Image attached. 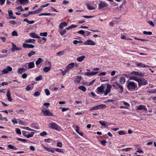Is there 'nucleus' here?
Instances as JSON below:
<instances>
[{
	"label": "nucleus",
	"mask_w": 156,
	"mask_h": 156,
	"mask_svg": "<svg viewBox=\"0 0 156 156\" xmlns=\"http://www.w3.org/2000/svg\"><path fill=\"white\" fill-rule=\"evenodd\" d=\"M127 88L128 90H133L137 89V84L134 82L127 81Z\"/></svg>",
	"instance_id": "1"
},
{
	"label": "nucleus",
	"mask_w": 156,
	"mask_h": 156,
	"mask_svg": "<svg viewBox=\"0 0 156 156\" xmlns=\"http://www.w3.org/2000/svg\"><path fill=\"white\" fill-rule=\"evenodd\" d=\"M48 126L51 129L58 131H60L61 130V128L55 122H51L49 124Z\"/></svg>",
	"instance_id": "2"
},
{
	"label": "nucleus",
	"mask_w": 156,
	"mask_h": 156,
	"mask_svg": "<svg viewBox=\"0 0 156 156\" xmlns=\"http://www.w3.org/2000/svg\"><path fill=\"white\" fill-rule=\"evenodd\" d=\"M139 86L145 85L147 84V80L143 78H140L139 81H138Z\"/></svg>",
	"instance_id": "3"
},
{
	"label": "nucleus",
	"mask_w": 156,
	"mask_h": 156,
	"mask_svg": "<svg viewBox=\"0 0 156 156\" xmlns=\"http://www.w3.org/2000/svg\"><path fill=\"white\" fill-rule=\"evenodd\" d=\"M106 107V105H101L96 106L90 108V110H96L100 108H105Z\"/></svg>",
	"instance_id": "4"
},
{
	"label": "nucleus",
	"mask_w": 156,
	"mask_h": 156,
	"mask_svg": "<svg viewBox=\"0 0 156 156\" xmlns=\"http://www.w3.org/2000/svg\"><path fill=\"white\" fill-rule=\"evenodd\" d=\"M100 3L98 5L99 9H101L108 6V4L106 3L105 2H103L101 1H100Z\"/></svg>",
	"instance_id": "5"
},
{
	"label": "nucleus",
	"mask_w": 156,
	"mask_h": 156,
	"mask_svg": "<svg viewBox=\"0 0 156 156\" xmlns=\"http://www.w3.org/2000/svg\"><path fill=\"white\" fill-rule=\"evenodd\" d=\"M107 89L104 92L105 95H107L111 91L112 86L109 83L106 84Z\"/></svg>",
	"instance_id": "6"
},
{
	"label": "nucleus",
	"mask_w": 156,
	"mask_h": 156,
	"mask_svg": "<svg viewBox=\"0 0 156 156\" xmlns=\"http://www.w3.org/2000/svg\"><path fill=\"white\" fill-rule=\"evenodd\" d=\"M12 70V68L10 66H8L6 68L4 69L2 71V74H6Z\"/></svg>",
	"instance_id": "7"
},
{
	"label": "nucleus",
	"mask_w": 156,
	"mask_h": 156,
	"mask_svg": "<svg viewBox=\"0 0 156 156\" xmlns=\"http://www.w3.org/2000/svg\"><path fill=\"white\" fill-rule=\"evenodd\" d=\"M46 62L49 65V67H44L43 69V70L44 72L48 73L50 70L51 68V65L50 62L48 61Z\"/></svg>",
	"instance_id": "8"
},
{
	"label": "nucleus",
	"mask_w": 156,
	"mask_h": 156,
	"mask_svg": "<svg viewBox=\"0 0 156 156\" xmlns=\"http://www.w3.org/2000/svg\"><path fill=\"white\" fill-rule=\"evenodd\" d=\"M42 112L45 116H52L53 115L52 113H51L48 110L46 109H42Z\"/></svg>",
	"instance_id": "9"
},
{
	"label": "nucleus",
	"mask_w": 156,
	"mask_h": 156,
	"mask_svg": "<svg viewBox=\"0 0 156 156\" xmlns=\"http://www.w3.org/2000/svg\"><path fill=\"white\" fill-rule=\"evenodd\" d=\"M12 47L11 48V50L12 52H14L15 51H20L22 50V48L17 47L16 45L13 43H12Z\"/></svg>",
	"instance_id": "10"
},
{
	"label": "nucleus",
	"mask_w": 156,
	"mask_h": 156,
	"mask_svg": "<svg viewBox=\"0 0 156 156\" xmlns=\"http://www.w3.org/2000/svg\"><path fill=\"white\" fill-rule=\"evenodd\" d=\"M84 45H94L95 44V43L92 40H88L84 42Z\"/></svg>",
	"instance_id": "11"
},
{
	"label": "nucleus",
	"mask_w": 156,
	"mask_h": 156,
	"mask_svg": "<svg viewBox=\"0 0 156 156\" xmlns=\"http://www.w3.org/2000/svg\"><path fill=\"white\" fill-rule=\"evenodd\" d=\"M105 87V85L102 84L100 87H98L97 89L98 92L102 93L103 92Z\"/></svg>",
	"instance_id": "12"
},
{
	"label": "nucleus",
	"mask_w": 156,
	"mask_h": 156,
	"mask_svg": "<svg viewBox=\"0 0 156 156\" xmlns=\"http://www.w3.org/2000/svg\"><path fill=\"white\" fill-rule=\"evenodd\" d=\"M23 46L25 48H33L34 47V46L32 44H28L26 43H23Z\"/></svg>",
	"instance_id": "13"
},
{
	"label": "nucleus",
	"mask_w": 156,
	"mask_h": 156,
	"mask_svg": "<svg viewBox=\"0 0 156 156\" xmlns=\"http://www.w3.org/2000/svg\"><path fill=\"white\" fill-rule=\"evenodd\" d=\"M136 110H144L145 111H147V108H146L145 106L143 105H140L138 106L136 108Z\"/></svg>",
	"instance_id": "14"
},
{
	"label": "nucleus",
	"mask_w": 156,
	"mask_h": 156,
	"mask_svg": "<svg viewBox=\"0 0 156 156\" xmlns=\"http://www.w3.org/2000/svg\"><path fill=\"white\" fill-rule=\"evenodd\" d=\"M6 96L9 101L11 102L12 101V98L11 96L10 92L9 90L8 89L7 90L6 93Z\"/></svg>",
	"instance_id": "15"
},
{
	"label": "nucleus",
	"mask_w": 156,
	"mask_h": 156,
	"mask_svg": "<svg viewBox=\"0 0 156 156\" xmlns=\"http://www.w3.org/2000/svg\"><path fill=\"white\" fill-rule=\"evenodd\" d=\"M98 73V72H86L84 74L87 76L95 75Z\"/></svg>",
	"instance_id": "16"
},
{
	"label": "nucleus",
	"mask_w": 156,
	"mask_h": 156,
	"mask_svg": "<svg viewBox=\"0 0 156 156\" xmlns=\"http://www.w3.org/2000/svg\"><path fill=\"white\" fill-rule=\"evenodd\" d=\"M136 64L137 66L143 67H149L150 66L146 65L145 64L142 63H136Z\"/></svg>",
	"instance_id": "17"
},
{
	"label": "nucleus",
	"mask_w": 156,
	"mask_h": 156,
	"mask_svg": "<svg viewBox=\"0 0 156 156\" xmlns=\"http://www.w3.org/2000/svg\"><path fill=\"white\" fill-rule=\"evenodd\" d=\"M8 12L9 15V16H10L9 19H15L16 18V17L13 16H12L13 12H12V10H8Z\"/></svg>",
	"instance_id": "18"
},
{
	"label": "nucleus",
	"mask_w": 156,
	"mask_h": 156,
	"mask_svg": "<svg viewBox=\"0 0 156 156\" xmlns=\"http://www.w3.org/2000/svg\"><path fill=\"white\" fill-rule=\"evenodd\" d=\"M81 78V76H77L76 78L75 79L74 82L76 84L79 83L80 82Z\"/></svg>",
	"instance_id": "19"
},
{
	"label": "nucleus",
	"mask_w": 156,
	"mask_h": 156,
	"mask_svg": "<svg viewBox=\"0 0 156 156\" xmlns=\"http://www.w3.org/2000/svg\"><path fill=\"white\" fill-rule=\"evenodd\" d=\"M30 35L31 37L34 38H40V37L38 36L36 34L34 33H32L30 34Z\"/></svg>",
	"instance_id": "20"
},
{
	"label": "nucleus",
	"mask_w": 156,
	"mask_h": 156,
	"mask_svg": "<svg viewBox=\"0 0 156 156\" xmlns=\"http://www.w3.org/2000/svg\"><path fill=\"white\" fill-rule=\"evenodd\" d=\"M67 25V23L65 22L61 23L59 24V28L62 30L63 28V27H66Z\"/></svg>",
	"instance_id": "21"
},
{
	"label": "nucleus",
	"mask_w": 156,
	"mask_h": 156,
	"mask_svg": "<svg viewBox=\"0 0 156 156\" xmlns=\"http://www.w3.org/2000/svg\"><path fill=\"white\" fill-rule=\"evenodd\" d=\"M74 63H71L69 64L66 67V69L69 70L70 69L73 68L74 66Z\"/></svg>",
	"instance_id": "22"
},
{
	"label": "nucleus",
	"mask_w": 156,
	"mask_h": 156,
	"mask_svg": "<svg viewBox=\"0 0 156 156\" xmlns=\"http://www.w3.org/2000/svg\"><path fill=\"white\" fill-rule=\"evenodd\" d=\"M116 84L119 87L121 91L119 92L120 93H122L123 91V88L122 85H120L118 82H115Z\"/></svg>",
	"instance_id": "23"
},
{
	"label": "nucleus",
	"mask_w": 156,
	"mask_h": 156,
	"mask_svg": "<svg viewBox=\"0 0 156 156\" xmlns=\"http://www.w3.org/2000/svg\"><path fill=\"white\" fill-rule=\"evenodd\" d=\"M26 69L23 68H20L18 69L17 72L19 74H21L23 72H25Z\"/></svg>",
	"instance_id": "24"
},
{
	"label": "nucleus",
	"mask_w": 156,
	"mask_h": 156,
	"mask_svg": "<svg viewBox=\"0 0 156 156\" xmlns=\"http://www.w3.org/2000/svg\"><path fill=\"white\" fill-rule=\"evenodd\" d=\"M85 57L84 55H82L78 57L77 58V60L78 62H81L85 58Z\"/></svg>",
	"instance_id": "25"
},
{
	"label": "nucleus",
	"mask_w": 156,
	"mask_h": 156,
	"mask_svg": "<svg viewBox=\"0 0 156 156\" xmlns=\"http://www.w3.org/2000/svg\"><path fill=\"white\" fill-rule=\"evenodd\" d=\"M43 146L44 148L48 152H51L52 153H54V151L53 150L51 149L50 148L46 147L44 145H43Z\"/></svg>",
	"instance_id": "26"
},
{
	"label": "nucleus",
	"mask_w": 156,
	"mask_h": 156,
	"mask_svg": "<svg viewBox=\"0 0 156 156\" xmlns=\"http://www.w3.org/2000/svg\"><path fill=\"white\" fill-rule=\"evenodd\" d=\"M23 21L24 22H26L28 24H32L34 23V20L32 21H29L27 19H25L23 20Z\"/></svg>",
	"instance_id": "27"
},
{
	"label": "nucleus",
	"mask_w": 156,
	"mask_h": 156,
	"mask_svg": "<svg viewBox=\"0 0 156 156\" xmlns=\"http://www.w3.org/2000/svg\"><path fill=\"white\" fill-rule=\"evenodd\" d=\"M34 66V64L33 62H30L28 63V67L29 69H31Z\"/></svg>",
	"instance_id": "28"
},
{
	"label": "nucleus",
	"mask_w": 156,
	"mask_h": 156,
	"mask_svg": "<svg viewBox=\"0 0 156 156\" xmlns=\"http://www.w3.org/2000/svg\"><path fill=\"white\" fill-rule=\"evenodd\" d=\"M125 78L123 77H121L119 80V83L122 84H123L125 83Z\"/></svg>",
	"instance_id": "29"
},
{
	"label": "nucleus",
	"mask_w": 156,
	"mask_h": 156,
	"mask_svg": "<svg viewBox=\"0 0 156 156\" xmlns=\"http://www.w3.org/2000/svg\"><path fill=\"white\" fill-rule=\"evenodd\" d=\"M18 1L20 2L21 4L24 5L27 3L28 1V0H17V1Z\"/></svg>",
	"instance_id": "30"
},
{
	"label": "nucleus",
	"mask_w": 156,
	"mask_h": 156,
	"mask_svg": "<svg viewBox=\"0 0 156 156\" xmlns=\"http://www.w3.org/2000/svg\"><path fill=\"white\" fill-rule=\"evenodd\" d=\"M78 88L80 90L85 92L86 91V88L84 86H81L79 87Z\"/></svg>",
	"instance_id": "31"
},
{
	"label": "nucleus",
	"mask_w": 156,
	"mask_h": 156,
	"mask_svg": "<svg viewBox=\"0 0 156 156\" xmlns=\"http://www.w3.org/2000/svg\"><path fill=\"white\" fill-rule=\"evenodd\" d=\"M8 147L9 148L12 150H17V148L16 147H15L14 146L12 145L11 144L9 145L8 146Z\"/></svg>",
	"instance_id": "32"
},
{
	"label": "nucleus",
	"mask_w": 156,
	"mask_h": 156,
	"mask_svg": "<svg viewBox=\"0 0 156 156\" xmlns=\"http://www.w3.org/2000/svg\"><path fill=\"white\" fill-rule=\"evenodd\" d=\"M16 113L18 114H23L24 112V110L22 109H21L19 110H17L16 111Z\"/></svg>",
	"instance_id": "33"
},
{
	"label": "nucleus",
	"mask_w": 156,
	"mask_h": 156,
	"mask_svg": "<svg viewBox=\"0 0 156 156\" xmlns=\"http://www.w3.org/2000/svg\"><path fill=\"white\" fill-rule=\"evenodd\" d=\"M42 59L41 58H39L38 60L35 63L37 65H39L41 62Z\"/></svg>",
	"instance_id": "34"
},
{
	"label": "nucleus",
	"mask_w": 156,
	"mask_h": 156,
	"mask_svg": "<svg viewBox=\"0 0 156 156\" xmlns=\"http://www.w3.org/2000/svg\"><path fill=\"white\" fill-rule=\"evenodd\" d=\"M86 5L87 9L89 10H93L95 9L94 7L91 6L89 5L86 4Z\"/></svg>",
	"instance_id": "35"
},
{
	"label": "nucleus",
	"mask_w": 156,
	"mask_h": 156,
	"mask_svg": "<svg viewBox=\"0 0 156 156\" xmlns=\"http://www.w3.org/2000/svg\"><path fill=\"white\" fill-rule=\"evenodd\" d=\"M35 40L34 39H30L29 40H26L25 41V42L26 43H32L34 42H35Z\"/></svg>",
	"instance_id": "36"
},
{
	"label": "nucleus",
	"mask_w": 156,
	"mask_h": 156,
	"mask_svg": "<svg viewBox=\"0 0 156 156\" xmlns=\"http://www.w3.org/2000/svg\"><path fill=\"white\" fill-rule=\"evenodd\" d=\"M42 75H40L39 76L36 77L35 80L37 81L42 80Z\"/></svg>",
	"instance_id": "37"
},
{
	"label": "nucleus",
	"mask_w": 156,
	"mask_h": 156,
	"mask_svg": "<svg viewBox=\"0 0 156 156\" xmlns=\"http://www.w3.org/2000/svg\"><path fill=\"white\" fill-rule=\"evenodd\" d=\"M131 80H133L135 81H136L138 83V81H139L140 78H137L135 77H132L130 78Z\"/></svg>",
	"instance_id": "38"
},
{
	"label": "nucleus",
	"mask_w": 156,
	"mask_h": 156,
	"mask_svg": "<svg viewBox=\"0 0 156 156\" xmlns=\"http://www.w3.org/2000/svg\"><path fill=\"white\" fill-rule=\"evenodd\" d=\"M19 124L22 125H26V122H23L21 120H20L19 121Z\"/></svg>",
	"instance_id": "39"
},
{
	"label": "nucleus",
	"mask_w": 156,
	"mask_h": 156,
	"mask_svg": "<svg viewBox=\"0 0 156 156\" xmlns=\"http://www.w3.org/2000/svg\"><path fill=\"white\" fill-rule=\"evenodd\" d=\"M35 54V52L34 51H32L30 52L28 54V56L29 57H30L32 55H34Z\"/></svg>",
	"instance_id": "40"
},
{
	"label": "nucleus",
	"mask_w": 156,
	"mask_h": 156,
	"mask_svg": "<svg viewBox=\"0 0 156 156\" xmlns=\"http://www.w3.org/2000/svg\"><path fill=\"white\" fill-rule=\"evenodd\" d=\"M59 33L61 35H64L66 32V30H60L59 31Z\"/></svg>",
	"instance_id": "41"
},
{
	"label": "nucleus",
	"mask_w": 156,
	"mask_h": 156,
	"mask_svg": "<svg viewBox=\"0 0 156 156\" xmlns=\"http://www.w3.org/2000/svg\"><path fill=\"white\" fill-rule=\"evenodd\" d=\"M22 128L23 129H25L27 130L30 131H35V130L31 129L28 127H22Z\"/></svg>",
	"instance_id": "42"
},
{
	"label": "nucleus",
	"mask_w": 156,
	"mask_h": 156,
	"mask_svg": "<svg viewBox=\"0 0 156 156\" xmlns=\"http://www.w3.org/2000/svg\"><path fill=\"white\" fill-rule=\"evenodd\" d=\"M52 14L50 13H43L41 14H39V16H51Z\"/></svg>",
	"instance_id": "43"
},
{
	"label": "nucleus",
	"mask_w": 156,
	"mask_h": 156,
	"mask_svg": "<svg viewBox=\"0 0 156 156\" xmlns=\"http://www.w3.org/2000/svg\"><path fill=\"white\" fill-rule=\"evenodd\" d=\"M65 53V52L64 51H62L59 52L57 53V55H58L60 56L63 55Z\"/></svg>",
	"instance_id": "44"
},
{
	"label": "nucleus",
	"mask_w": 156,
	"mask_h": 156,
	"mask_svg": "<svg viewBox=\"0 0 156 156\" xmlns=\"http://www.w3.org/2000/svg\"><path fill=\"white\" fill-rule=\"evenodd\" d=\"M40 35L41 36L46 37L47 35V33L46 32L41 33L40 34Z\"/></svg>",
	"instance_id": "45"
},
{
	"label": "nucleus",
	"mask_w": 156,
	"mask_h": 156,
	"mask_svg": "<svg viewBox=\"0 0 156 156\" xmlns=\"http://www.w3.org/2000/svg\"><path fill=\"white\" fill-rule=\"evenodd\" d=\"M34 132H32L31 133V134H28V135H27V137L28 138H29L30 137H32L34 135Z\"/></svg>",
	"instance_id": "46"
},
{
	"label": "nucleus",
	"mask_w": 156,
	"mask_h": 156,
	"mask_svg": "<svg viewBox=\"0 0 156 156\" xmlns=\"http://www.w3.org/2000/svg\"><path fill=\"white\" fill-rule=\"evenodd\" d=\"M43 10V8L41 6V7L39 8L38 9L36 10L37 13L38 14L40 12H41Z\"/></svg>",
	"instance_id": "47"
},
{
	"label": "nucleus",
	"mask_w": 156,
	"mask_h": 156,
	"mask_svg": "<svg viewBox=\"0 0 156 156\" xmlns=\"http://www.w3.org/2000/svg\"><path fill=\"white\" fill-rule=\"evenodd\" d=\"M143 34H144L151 35L152 34V33L151 31L147 32L146 31H144L143 32Z\"/></svg>",
	"instance_id": "48"
},
{
	"label": "nucleus",
	"mask_w": 156,
	"mask_h": 156,
	"mask_svg": "<svg viewBox=\"0 0 156 156\" xmlns=\"http://www.w3.org/2000/svg\"><path fill=\"white\" fill-rule=\"evenodd\" d=\"M12 36H18L17 33L16 31H13L12 32Z\"/></svg>",
	"instance_id": "49"
},
{
	"label": "nucleus",
	"mask_w": 156,
	"mask_h": 156,
	"mask_svg": "<svg viewBox=\"0 0 156 156\" xmlns=\"http://www.w3.org/2000/svg\"><path fill=\"white\" fill-rule=\"evenodd\" d=\"M37 14L36 10L34 11L29 12L28 13V15H30L31 14Z\"/></svg>",
	"instance_id": "50"
},
{
	"label": "nucleus",
	"mask_w": 156,
	"mask_h": 156,
	"mask_svg": "<svg viewBox=\"0 0 156 156\" xmlns=\"http://www.w3.org/2000/svg\"><path fill=\"white\" fill-rule=\"evenodd\" d=\"M40 95V93L38 91L35 92L34 94V96L36 97L38 96H39Z\"/></svg>",
	"instance_id": "51"
},
{
	"label": "nucleus",
	"mask_w": 156,
	"mask_h": 156,
	"mask_svg": "<svg viewBox=\"0 0 156 156\" xmlns=\"http://www.w3.org/2000/svg\"><path fill=\"white\" fill-rule=\"evenodd\" d=\"M131 149V148H127L125 149H122L121 150L122 151H125L126 152H128V151H129Z\"/></svg>",
	"instance_id": "52"
},
{
	"label": "nucleus",
	"mask_w": 156,
	"mask_h": 156,
	"mask_svg": "<svg viewBox=\"0 0 156 156\" xmlns=\"http://www.w3.org/2000/svg\"><path fill=\"white\" fill-rule=\"evenodd\" d=\"M99 123L102 126H106V125L105 123L104 122L100 121L99 122Z\"/></svg>",
	"instance_id": "53"
},
{
	"label": "nucleus",
	"mask_w": 156,
	"mask_h": 156,
	"mask_svg": "<svg viewBox=\"0 0 156 156\" xmlns=\"http://www.w3.org/2000/svg\"><path fill=\"white\" fill-rule=\"evenodd\" d=\"M17 139L19 141L23 142L24 143L26 142L27 141V140L25 139H23L19 138H18Z\"/></svg>",
	"instance_id": "54"
},
{
	"label": "nucleus",
	"mask_w": 156,
	"mask_h": 156,
	"mask_svg": "<svg viewBox=\"0 0 156 156\" xmlns=\"http://www.w3.org/2000/svg\"><path fill=\"white\" fill-rule=\"evenodd\" d=\"M45 92L46 94L48 96L50 94V92L49 90L48 89H46L45 90Z\"/></svg>",
	"instance_id": "55"
},
{
	"label": "nucleus",
	"mask_w": 156,
	"mask_h": 156,
	"mask_svg": "<svg viewBox=\"0 0 156 156\" xmlns=\"http://www.w3.org/2000/svg\"><path fill=\"white\" fill-rule=\"evenodd\" d=\"M60 70L62 71V75H63V76L65 75L66 73L67 72H68V70L67 69H66L64 71H62V69H60Z\"/></svg>",
	"instance_id": "56"
},
{
	"label": "nucleus",
	"mask_w": 156,
	"mask_h": 156,
	"mask_svg": "<svg viewBox=\"0 0 156 156\" xmlns=\"http://www.w3.org/2000/svg\"><path fill=\"white\" fill-rule=\"evenodd\" d=\"M77 33H79L82 35H83L85 33V32L83 30H80L77 32Z\"/></svg>",
	"instance_id": "57"
},
{
	"label": "nucleus",
	"mask_w": 156,
	"mask_h": 156,
	"mask_svg": "<svg viewBox=\"0 0 156 156\" xmlns=\"http://www.w3.org/2000/svg\"><path fill=\"white\" fill-rule=\"evenodd\" d=\"M60 108L62 109V112H64L68 110L69 109V108H65L61 107Z\"/></svg>",
	"instance_id": "58"
},
{
	"label": "nucleus",
	"mask_w": 156,
	"mask_h": 156,
	"mask_svg": "<svg viewBox=\"0 0 156 156\" xmlns=\"http://www.w3.org/2000/svg\"><path fill=\"white\" fill-rule=\"evenodd\" d=\"M148 23L152 26L153 27L154 26V24L152 21L150 20L149 21Z\"/></svg>",
	"instance_id": "59"
},
{
	"label": "nucleus",
	"mask_w": 156,
	"mask_h": 156,
	"mask_svg": "<svg viewBox=\"0 0 156 156\" xmlns=\"http://www.w3.org/2000/svg\"><path fill=\"white\" fill-rule=\"evenodd\" d=\"M55 151H57V152H62V153L64 152L62 151V149H60L56 148L55 149Z\"/></svg>",
	"instance_id": "60"
},
{
	"label": "nucleus",
	"mask_w": 156,
	"mask_h": 156,
	"mask_svg": "<svg viewBox=\"0 0 156 156\" xmlns=\"http://www.w3.org/2000/svg\"><path fill=\"white\" fill-rule=\"evenodd\" d=\"M16 133L17 134H21V131L20 129H19L18 128H16Z\"/></svg>",
	"instance_id": "61"
},
{
	"label": "nucleus",
	"mask_w": 156,
	"mask_h": 156,
	"mask_svg": "<svg viewBox=\"0 0 156 156\" xmlns=\"http://www.w3.org/2000/svg\"><path fill=\"white\" fill-rule=\"evenodd\" d=\"M47 134V133L45 131H44L42 133H41L40 135L41 136H44L46 135Z\"/></svg>",
	"instance_id": "62"
},
{
	"label": "nucleus",
	"mask_w": 156,
	"mask_h": 156,
	"mask_svg": "<svg viewBox=\"0 0 156 156\" xmlns=\"http://www.w3.org/2000/svg\"><path fill=\"white\" fill-rule=\"evenodd\" d=\"M119 134L120 135L125 134V133L123 131H119L118 132Z\"/></svg>",
	"instance_id": "63"
},
{
	"label": "nucleus",
	"mask_w": 156,
	"mask_h": 156,
	"mask_svg": "<svg viewBox=\"0 0 156 156\" xmlns=\"http://www.w3.org/2000/svg\"><path fill=\"white\" fill-rule=\"evenodd\" d=\"M30 150L32 151H34L35 150V148L34 146H31L30 147Z\"/></svg>",
	"instance_id": "64"
}]
</instances>
